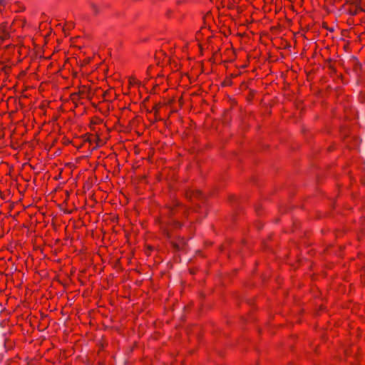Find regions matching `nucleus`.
Segmentation results:
<instances>
[{
  "instance_id": "obj_6",
  "label": "nucleus",
  "mask_w": 365,
  "mask_h": 365,
  "mask_svg": "<svg viewBox=\"0 0 365 365\" xmlns=\"http://www.w3.org/2000/svg\"><path fill=\"white\" fill-rule=\"evenodd\" d=\"M0 4H1V5H4V0H0Z\"/></svg>"
},
{
  "instance_id": "obj_1",
  "label": "nucleus",
  "mask_w": 365,
  "mask_h": 365,
  "mask_svg": "<svg viewBox=\"0 0 365 365\" xmlns=\"http://www.w3.org/2000/svg\"><path fill=\"white\" fill-rule=\"evenodd\" d=\"M186 197L191 200L204 198V195L198 190H190L187 192Z\"/></svg>"
},
{
  "instance_id": "obj_4",
  "label": "nucleus",
  "mask_w": 365,
  "mask_h": 365,
  "mask_svg": "<svg viewBox=\"0 0 365 365\" xmlns=\"http://www.w3.org/2000/svg\"><path fill=\"white\" fill-rule=\"evenodd\" d=\"M173 225L175 227H181V224L179 222H178V221H174L173 222Z\"/></svg>"
},
{
  "instance_id": "obj_5",
  "label": "nucleus",
  "mask_w": 365,
  "mask_h": 365,
  "mask_svg": "<svg viewBox=\"0 0 365 365\" xmlns=\"http://www.w3.org/2000/svg\"><path fill=\"white\" fill-rule=\"evenodd\" d=\"M233 61V58L231 56V54L230 53V59H229V61H230V62H231V61Z\"/></svg>"
},
{
  "instance_id": "obj_2",
  "label": "nucleus",
  "mask_w": 365,
  "mask_h": 365,
  "mask_svg": "<svg viewBox=\"0 0 365 365\" xmlns=\"http://www.w3.org/2000/svg\"><path fill=\"white\" fill-rule=\"evenodd\" d=\"M185 245V242L183 239H182L179 243H173V247L177 250H180L181 247Z\"/></svg>"
},
{
  "instance_id": "obj_3",
  "label": "nucleus",
  "mask_w": 365,
  "mask_h": 365,
  "mask_svg": "<svg viewBox=\"0 0 365 365\" xmlns=\"http://www.w3.org/2000/svg\"><path fill=\"white\" fill-rule=\"evenodd\" d=\"M91 6L93 9V10L96 14H97L99 12V9L95 4L91 3Z\"/></svg>"
},
{
  "instance_id": "obj_7",
  "label": "nucleus",
  "mask_w": 365,
  "mask_h": 365,
  "mask_svg": "<svg viewBox=\"0 0 365 365\" xmlns=\"http://www.w3.org/2000/svg\"><path fill=\"white\" fill-rule=\"evenodd\" d=\"M229 101H230V103L232 101V100L230 98H229Z\"/></svg>"
}]
</instances>
